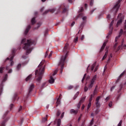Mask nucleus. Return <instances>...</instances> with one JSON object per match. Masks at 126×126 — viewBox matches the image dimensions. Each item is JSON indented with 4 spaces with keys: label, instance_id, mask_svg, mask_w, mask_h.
Here are the masks:
<instances>
[{
    "label": "nucleus",
    "instance_id": "obj_54",
    "mask_svg": "<svg viewBox=\"0 0 126 126\" xmlns=\"http://www.w3.org/2000/svg\"><path fill=\"white\" fill-rule=\"evenodd\" d=\"M82 117V114H81L79 118L78 119V121L79 122L80 120H81V118Z\"/></svg>",
    "mask_w": 126,
    "mask_h": 126
},
{
    "label": "nucleus",
    "instance_id": "obj_43",
    "mask_svg": "<svg viewBox=\"0 0 126 126\" xmlns=\"http://www.w3.org/2000/svg\"><path fill=\"white\" fill-rule=\"evenodd\" d=\"M113 105V102L110 101L108 104L109 107H110V108H112V106Z\"/></svg>",
    "mask_w": 126,
    "mask_h": 126
},
{
    "label": "nucleus",
    "instance_id": "obj_16",
    "mask_svg": "<svg viewBox=\"0 0 126 126\" xmlns=\"http://www.w3.org/2000/svg\"><path fill=\"white\" fill-rule=\"evenodd\" d=\"M31 28V25H29L27 27V28H26V29L25 31V35H26L27 34H28V32H29V31L30 30Z\"/></svg>",
    "mask_w": 126,
    "mask_h": 126
},
{
    "label": "nucleus",
    "instance_id": "obj_53",
    "mask_svg": "<svg viewBox=\"0 0 126 126\" xmlns=\"http://www.w3.org/2000/svg\"><path fill=\"white\" fill-rule=\"evenodd\" d=\"M88 91V88H87V87H85V88H84V91H85V92H87V91Z\"/></svg>",
    "mask_w": 126,
    "mask_h": 126
},
{
    "label": "nucleus",
    "instance_id": "obj_8",
    "mask_svg": "<svg viewBox=\"0 0 126 126\" xmlns=\"http://www.w3.org/2000/svg\"><path fill=\"white\" fill-rule=\"evenodd\" d=\"M7 80V74L5 75L2 80V83L0 84V95L2 93V88H3V82H5Z\"/></svg>",
    "mask_w": 126,
    "mask_h": 126
},
{
    "label": "nucleus",
    "instance_id": "obj_55",
    "mask_svg": "<svg viewBox=\"0 0 126 126\" xmlns=\"http://www.w3.org/2000/svg\"><path fill=\"white\" fill-rule=\"evenodd\" d=\"M52 55H53V52H51V53H50L48 58L49 59H50V58H51L52 57Z\"/></svg>",
    "mask_w": 126,
    "mask_h": 126
},
{
    "label": "nucleus",
    "instance_id": "obj_56",
    "mask_svg": "<svg viewBox=\"0 0 126 126\" xmlns=\"http://www.w3.org/2000/svg\"><path fill=\"white\" fill-rule=\"evenodd\" d=\"M8 113V111H7V112H6V113L4 114V115H3V119H4V118H5V117L6 116V114H7Z\"/></svg>",
    "mask_w": 126,
    "mask_h": 126
},
{
    "label": "nucleus",
    "instance_id": "obj_64",
    "mask_svg": "<svg viewBox=\"0 0 126 126\" xmlns=\"http://www.w3.org/2000/svg\"><path fill=\"white\" fill-rule=\"evenodd\" d=\"M122 16V13H119L118 16V18H120Z\"/></svg>",
    "mask_w": 126,
    "mask_h": 126
},
{
    "label": "nucleus",
    "instance_id": "obj_36",
    "mask_svg": "<svg viewBox=\"0 0 126 126\" xmlns=\"http://www.w3.org/2000/svg\"><path fill=\"white\" fill-rule=\"evenodd\" d=\"M90 107H91V102H89L88 105V108H87L88 111V110H89V109H90Z\"/></svg>",
    "mask_w": 126,
    "mask_h": 126
},
{
    "label": "nucleus",
    "instance_id": "obj_38",
    "mask_svg": "<svg viewBox=\"0 0 126 126\" xmlns=\"http://www.w3.org/2000/svg\"><path fill=\"white\" fill-rule=\"evenodd\" d=\"M96 9L97 8H94V9H93L90 12L91 14H92V13H93V12H94V11H95V10H96Z\"/></svg>",
    "mask_w": 126,
    "mask_h": 126
},
{
    "label": "nucleus",
    "instance_id": "obj_4",
    "mask_svg": "<svg viewBox=\"0 0 126 126\" xmlns=\"http://www.w3.org/2000/svg\"><path fill=\"white\" fill-rule=\"evenodd\" d=\"M15 55V50H12V55H10L9 56V58H7L4 63H5V62H6V61H9L10 63V65L11 66H12V65H13V63H14L13 62V58H14V56Z\"/></svg>",
    "mask_w": 126,
    "mask_h": 126
},
{
    "label": "nucleus",
    "instance_id": "obj_37",
    "mask_svg": "<svg viewBox=\"0 0 126 126\" xmlns=\"http://www.w3.org/2000/svg\"><path fill=\"white\" fill-rule=\"evenodd\" d=\"M61 112L60 111V110H58L57 113V117H59L60 115H61Z\"/></svg>",
    "mask_w": 126,
    "mask_h": 126
},
{
    "label": "nucleus",
    "instance_id": "obj_61",
    "mask_svg": "<svg viewBox=\"0 0 126 126\" xmlns=\"http://www.w3.org/2000/svg\"><path fill=\"white\" fill-rule=\"evenodd\" d=\"M64 116V112H63L62 115H61V119H63V116Z\"/></svg>",
    "mask_w": 126,
    "mask_h": 126
},
{
    "label": "nucleus",
    "instance_id": "obj_21",
    "mask_svg": "<svg viewBox=\"0 0 126 126\" xmlns=\"http://www.w3.org/2000/svg\"><path fill=\"white\" fill-rule=\"evenodd\" d=\"M55 122H57L58 126H61V124L62 123V121L61 120V119H56L55 120Z\"/></svg>",
    "mask_w": 126,
    "mask_h": 126
},
{
    "label": "nucleus",
    "instance_id": "obj_45",
    "mask_svg": "<svg viewBox=\"0 0 126 126\" xmlns=\"http://www.w3.org/2000/svg\"><path fill=\"white\" fill-rule=\"evenodd\" d=\"M49 54V49L47 50V51L46 52L45 55V58H47L48 57V55Z\"/></svg>",
    "mask_w": 126,
    "mask_h": 126
},
{
    "label": "nucleus",
    "instance_id": "obj_29",
    "mask_svg": "<svg viewBox=\"0 0 126 126\" xmlns=\"http://www.w3.org/2000/svg\"><path fill=\"white\" fill-rule=\"evenodd\" d=\"M124 43V39L122 40V44L121 45L122 48L123 49H126V44H123V43Z\"/></svg>",
    "mask_w": 126,
    "mask_h": 126
},
{
    "label": "nucleus",
    "instance_id": "obj_7",
    "mask_svg": "<svg viewBox=\"0 0 126 126\" xmlns=\"http://www.w3.org/2000/svg\"><path fill=\"white\" fill-rule=\"evenodd\" d=\"M113 24H114V20H112L111 21L109 25L110 31L108 33V35L106 36V38L107 39H109V38H110V36H111V35H112V33H113V30L114 29V27H113Z\"/></svg>",
    "mask_w": 126,
    "mask_h": 126
},
{
    "label": "nucleus",
    "instance_id": "obj_58",
    "mask_svg": "<svg viewBox=\"0 0 126 126\" xmlns=\"http://www.w3.org/2000/svg\"><path fill=\"white\" fill-rule=\"evenodd\" d=\"M12 108H13V104H11L10 106V110H12Z\"/></svg>",
    "mask_w": 126,
    "mask_h": 126
},
{
    "label": "nucleus",
    "instance_id": "obj_6",
    "mask_svg": "<svg viewBox=\"0 0 126 126\" xmlns=\"http://www.w3.org/2000/svg\"><path fill=\"white\" fill-rule=\"evenodd\" d=\"M97 79V75H95L93 77L88 85V88L90 89H91L92 87L94 86V83H95V81H96Z\"/></svg>",
    "mask_w": 126,
    "mask_h": 126
},
{
    "label": "nucleus",
    "instance_id": "obj_35",
    "mask_svg": "<svg viewBox=\"0 0 126 126\" xmlns=\"http://www.w3.org/2000/svg\"><path fill=\"white\" fill-rule=\"evenodd\" d=\"M86 75H87V74L85 73L84 75V77H83L82 80V83H83V81H84V79H85V78H86Z\"/></svg>",
    "mask_w": 126,
    "mask_h": 126
},
{
    "label": "nucleus",
    "instance_id": "obj_46",
    "mask_svg": "<svg viewBox=\"0 0 126 126\" xmlns=\"http://www.w3.org/2000/svg\"><path fill=\"white\" fill-rule=\"evenodd\" d=\"M100 98H101V97L100 96L96 97V100H95L96 102H99V101L100 100Z\"/></svg>",
    "mask_w": 126,
    "mask_h": 126
},
{
    "label": "nucleus",
    "instance_id": "obj_22",
    "mask_svg": "<svg viewBox=\"0 0 126 126\" xmlns=\"http://www.w3.org/2000/svg\"><path fill=\"white\" fill-rule=\"evenodd\" d=\"M8 121V118H6L1 124V126H5V122Z\"/></svg>",
    "mask_w": 126,
    "mask_h": 126
},
{
    "label": "nucleus",
    "instance_id": "obj_50",
    "mask_svg": "<svg viewBox=\"0 0 126 126\" xmlns=\"http://www.w3.org/2000/svg\"><path fill=\"white\" fill-rule=\"evenodd\" d=\"M83 10H84L83 7H81V9L79 11V13L82 12L83 11Z\"/></svg>",
    "mask_w": 126,
    "mask_h": 126
},
{
    "label": "nucleus",
    "instance_id": "obj_63",
    "mask_svg": "<svg viewBox=\"0 0 126 126\" xmlns=\"http://www.w3.org/2000/svg\"><path fill=\"white\" fill-rule=\"evenodd\" d=\"M115 89V86H113L110 90V91H113V90H114Z\"/></svg>",
    "mask_w": 126,
    "mask_h": 126
},
{
    "label": "nucleus",
    "instance_id": "obj_39",
    "mask_svg": "<svg viewBox=\"0 0 126 126\" xmlns=\"http://www.w3.org/2000/svg\"><path fill=\"white\" fill-rule=\"evenodd\" d=\"M78 41V37L77 36L75 39H74V43H76Z\"/></svg>",
    "mask_w": 126,
    "mask_h": 126
},
{
    "label": "nucleus",
    "instance_id": "obj_30",
    "mask_svg": "<svg viewBox=\"0 0 126 126\" xmlns=\"http://www.w3.org/2000/svg\"><path fill=\"white\" fill-rule=\"evenodd\" d=\"M126 73V71H124L119 76V78L118 79V81H119V80H120V78H121V77L123 76V75H124V74H125Z\"/></svg>",
    "mask_w": 126,
    "mask_h": 126
},
{
    "label": "nucleus",
    "instance_id": "obj_9",
    "mask_svg": "<svg viewBox=\"0 0 126 126\" xmlns=\"http://www.w3.org/2000/svg\"><path fill=\"white\" fill-rule=\"evenodd\" d=\"M57 73H58V70H55L54 73L52 74L51 76H50V79L49 80V83L50 84H53V83L55 82V79H54V77L53 76H54V75H56Z\"/></svg>",
    "mask_w": 126,
    "mask_h": 126
},
{
    "label": "nucleus",
    "instance_id": "obj_18",
    "mask_svg": "<svg viewBox=\"0 0 126 126\" xmlns=\"http://www.w3.org/2000/svg\"><path fill=\"white\" fill-rule=\"evenodd\" d=\"M70 114H74L75 115H77L78 113V110H75L74 109H71L70 111Z\"/></svg>",
    "mask_w": 126,
    "mask_h": 126
},
{
    "label": "nucleus",
    "instance_id": "obj_24",
    "mask_svg": "<svg viewBox=\"0 0 126 126\" xmlns=\"http://www.w3.org/2000/svg\"><path fill=\"white\" fill-rule=\"evenodd\" d=\"M108 53H109V52L108 51V50H107L105 53V55H104V56L102 58V61H104V60H105V59H106V58H107V56H108Z\"/></svg>",
    "mask_w": 126,
    "mask_h": 126
},
{
    "label": "nucleus",
    "instance_id": "obj_48",
    "mask_svg": "<svg viewBox=\"0 0 126 126\" xmlns=\"http://www.w3.org/2000/svg\"><path fill=\"white\" fill-rule=\"evenodd\" d=\"M98 67H99V65H98L96 66V67H95V69L94 70V72H96V71L97 70V69H98Z\"/></svg>",
    "mask_w": 126,
    "mask_h": 126
},
{
    "label": "nucleus",
    "instance_id": "obj_17",
    "mask_svg": "<svg viewBox=\"0 0 126 126\" xmlns=\"http://www.w3.org/2000/svg\"><path fill=\"white\" fill-rule=\"evenodd\" d=\"M61 97H62V94L59 95V97L57 99V101L56 102V107H58L60 104H61Z\"/></svg>",
    "mask_w": 126,
    "mask_h": 126
},
{
    "label": "nucleus",
    "instance_id": "obj_3",
    "mask_svg": "<svg viewBox=\"0 0 126 126\" xmlns=\"http://www.w3.org/2000/svg\"><path fill=\"white\" fill-rule=\"evenodd\" d=\"M44 63L45 60H43L38 65V67H39V70L38 69L35 70V76L38 77L37 78H36V81L38 83L41 82V80L43 78V74H44V71H45V66L42 65L44 64Z\"/></svg>",
    "mask_w": 126,
    "mask_h": 126
},
{
    "label": "nucleus",
    "instance_id": "obj_13",
    "mask_svg": "<svg viewBox=\"0 0 126 126\" xmlns=\"http://www.w3.org/2000/svg\"><path fill=\"white\" fill-rule=\"evenodd\" d=\"M34 85L32 84L30 85L29 88V93L27 95V97H29V95H30V93H31L32 91H33V89H34Z\"/></svg>",
    "mask_w": 126,
    "mask_h": 126
},
{
    "label": "nucleus",
    "instance_id": "obj_5",
    "mask_svg": "<svg viewBox=\"0 0 126 126\" xmlns=\"http://www.w3.org/2000/svg\"><path fill=\"white\" fill-rule=\"evenodd\" d=\"M121 1H122V0H119L118 1H117L116 4L113 7V9H112V12H114V14H116L118 11H119V8H120Z\"/></svg>",
    "mask_w": 126,
    "mask_h": 126
},
{
    "label": "nucleus",
    "instance_id": "obj_33",
    "mask_svg": "<svg viewBox=\"0 0 126 126\" xmlns=\"http://www.w3.org/2000/svg\"><path fill=\"white\" fill-rule=\"evenodd\" d=\"M94 97V94H91L90 97L89 102H92V99Z\"/></svg>",
    "mask_w": 126,
    "mask_h": 126
},
{
    "label": "nucleus",
    "instance_id": "obj_57",
    "mask_svg": "<svg viewBox=\"0 0 126 126\" xmlns=\"http://www.w3.org/2000/svg\"><path fill=\"white\" fill-rule=\"evenodd\" d=\"M98 113H99V109H97L95 111V115H97V114H98Z\"/></svg>",
    "mask_w": 126,
    "mask_h": 126
},
{
    "label": "nucleus",
    "instance_id": "obj_49",
    "mask_svg": "<svg viewBox=\"0 0 126 126\" xmlns=\"http://www.w3.org/2000/svg\"><path fill=\"white\" fill-rule=\"evenodd\" d=\"M93 123H94V119L93 118L90 123V126H92V125H93Z\"/></svg>",
    "mask_w": 126,
    "mask_h": 126
},
{
    "label": "nucleus",
    "instance_id": "obj_2",
    "mask_svg": "<svg viewBox=\"0 0 126 126\" xmlns=\"http://www.w3.org/2000/svg\"><path fill=\"white\" fill-rule=\"evenodd\" d=\"M26 42V39L24 38L22 40L21 42V45H24L23 49L26 50V55H29L31 52H32V50H33V47H31L32 45H34L35 44V41L32 40V39H28Z\"/></svg>",
    "mask_w": 126,
    "mask_h": 126
},
{
    "label": "nucleus",
    "instance_id": "obj_52",
    "mask_svg": "<svg viewBox=\"0 0 126 126\" xmlns=\"http://www.w3.org/2000/svg\"><path fill=\"white\" fill-rule=\"evenodd\" d=\"M72 88H73V86H69V87H68V89L69 90H70L71 89H72Z\"/></svg>",
    "mask_w": 126,
    "mask_h": 126
},
{
    "label": "nucleus",
    "instance_id": "obj_60",
    "mask_svg": "<svg viewBox=\"0 0 126 126\" xmlns=\"http://www.w3.org/2000/svg\"><path fill=\"white\" fill-rule=\"evenodd\" d=\"M22 110V106H20V108H19L18 112H20Z\"/></svg>",
    "mask_w": 126,
    "mask_h": 126
},
{
    "label": "nucleus",
    "instance_id": "obj_23",
    "mask_svg": "<svg viewBox=\"0 0 126 126\" xmlns=\"http://www.w3.org/2000/svg\"><path fill=\"white\" fill-rule=\"evenodd\" d=\"M96 66V62H95L92 65L91 68V70L92 71H93L94 70V68H95V67Z\"/></svg>",
    "mask_w": 126,
    "mask_h": 126
},
{
    "label": "nucleus",
    "instance_id": "obj_1",
    "mask_svg": "<svg viewBox=\"0 0 126 126\" xmlns=\"http://www.w3.org/2000/svg\"><path fill=\"white\" fill-rule=\"evenodd\" d=\"M69 44L67 43L65 44L63 49V53H66L65 56H63L61 57L60 60V62H59V65L61 66L60 69V73H63V70L64 68V63H65V60H66V58L68 57V52L69 51Z\"/></svg>",
    "mask_w": 126,
    "mask_h": 126
},
{
    "label": "nucleus",
    "instance_id": "obj_20",
    "mask_svg": "<svg viewBox=\"0 0 126 126\" xmlns=\"http://www.w3.org/2000/svg\"><path fill=\"white\" fill-rule=\"evenodd\" d=\"M85 23H86V22L85 21H83L80 26V29H83V27H84V25H85Z\"/></svg>",
    "mask_w": 126,
    "mask_h": 126
},
{
    "label": "nucleus",
    "instance_id": "obj_25",
    "mask_svg": "<svg viewBox=\"0 0 126 126\" xmlns=\"http://www.w3.org/2000/svg\"><path fill=\"white\" fill-rule=\"evenodd\" d=\"M32 77V74H30L26 78V81H29V80H30L31 79V78Z\"/></svg>",
    "mask_w": 126,
    "mask_h": 126
},
{
    "label": "nucleus",
    "instance_id": "obj_19",
    "mask_svg": "<svg viewBox=\"0 0 126 126\" xmlns=\"http://www.w3.org/2000/svg\"><path fill=\"white\" fill-rule=\"evenodd\" d=\"M123 23V19H120L119 20H118L117 25H116V27H119L121 24Z\"/></svg>",
    "mask_w": 126,
    "mask_h": 126
},
{
    "label": "nucleus",
    "instance_id": "obj_12",
    "mask_svg": "<svg viewBox=\"0 0 126 126\" xmlns=\"http://www.w3.org/2000/svg\"><path fill=\"white\" fill-rule=\"evenodd\" d=\"M56 10V8H52V9H48L46 11H45L43 15H45V14H47V13H48V12H51V13H54V12Z\"/></svg>",
    "mask_w": 126,
    "mask_h": 126
},
{
    "label": "nucleus",
    "instance_id": "obj_14",
    "mask_svg": "<svg viewBox=\"0 0 126 126\" xmlns=\"http://www.w3.org/2000/svg\"><path fill=\"white\" fill-rule=\"evenodd\" d=\"M107 43H108V40H107L103 43V44L100 49V50L99 51L100 53H101V52H102L103 51V50H104V49H105V47H106V45H107Z\"/></svg>",
    "mask_w": 126,
    "mask_h": 126
},
{
    "label": "nucleus",
    "instance_id": "obj_27",
    "mask_svg": "<svg viewBox=\"0 0 126 126\" xmlns=\"http://www.w3.org/2000/svg\"><path fill=\"white\" fill-rule=\"evenodd\" d=\"M95 105H96V108H100V107L101 106V105L100 104V102L98 101H96Z\"/></svg>",
    "mask_w": 126,
    "mask_h": 126
},
{
    "label": "nucleus",
    "instance_id": "obj_15",
    "mask_svg": "<svg viewBox=\"0 0 126 126\" xmlns=\"http://www.w3.org/2000/svg\"><path fill=\"white\" fill-rule=\"evenodd\" d=\"M123 33H124V31L123 30H121L120 32L119 33V35L118 36H116L115 38V42H117L118 41V39L123 35Z\"/></svg>",
    "mask_w": 126,
    "mask_h": 126
},
{
    "label": "nucleus",
    "instance_id": "obj_41",
    "mask_svg": "<svg viewBox=\"0 0 126 126\" xmlns=\"http://www.w3.org/2000/svg\"><path fill=\"white\" fill-rule=\"evenodd\" d=\"M110 99H111V96H108L105 98V101L107 102V101H109V100H110Z\"/></svg>",
    "mask_w": 126,
    "mask_h": 126
},
{
    "label": "nucleus",
    "instance_id": "obj_40",
    "mask_svg": "<svg viewBox=\"0 0 126 126\" xmlns=\"http://www.w3.org/2000/svg\"><path fill=\"white\" fill-rule=\"evenodd\" d=\"M44 87H46V83H44L43 84H42L41 89H43V88H44Z\"/></svg>",
    "mask_w": 126,
    "mask_h": 126
},
{
    "label": "nucleus",
    "instance_id": "obj_32",
    "mask_svg": "<svg viewBox=\"0 0 126 126\" xmlns=\"http://www.w3.org/2000/svg\"><path fill=\"white\" fill-rule=\"evenodd\" d=\"M21 68V64L20 63L17 66V70H19Z\"/></svg>",
    "mask_w": 126,
    "mask_h": 126
},
{
    "label": "nucleus",
    "instance_id": "obj_28",
    "mask_svg": "<svg viewBox=\"0 0 126 126\" xmlns=\"http://www.w3.org/2000/svg\"><path fill=\"white\" fill-rule=\"evenodd\" d=\"M3 70H4V67H0V73H3Z\"/></svg>",
    "mask_w": 126,
    "mask_h": 126
},
{
    "label": "nucleus",
    "instance_id": "obj_59",
    "mask_svg": "<svg viewBox=\"0 0 126 126\" xmlns=\"http://www.w3.org/2000/svg\"><path fill=\"white\" fill-rule=\"evenodd\" d=\"M82 19H83V20L84 21H85V20H86V19H87V17H86V16L83 17L82 18Z\"/></svg>",
    "mask_w": 126,
    "mask_h": 126
},
{
    "label": "nucleus",
    "instance_id": "obj_47",
    "mask_svg": "<svg viewBox=\"0 0 126 126\" xmlns=\"http://www.w3.org/2000/svg\"><path fill=\"white\" fill-rule=\"evenodd\" d=\"M83 16V14L82 13H80L79 14L78 16V17H82Z\"/></svg>",
    "mask_w": 126,
    "mask_h": 126
},
{
    "label": "nucleus",
    "instance_id": "obj_51",
    "mask_svg": "<svg viewBox=\"0 0 126 126\" xmlns=\"http://www.w3.org/2000/svg\"><path fill=\"white\" fill-rule=\"evenodd\" d=\"M122 123H123V121L121 120L120 122H119L118 126H122Z\"/></svg>",
    "mask_w": 126,
    "mask_h": 126
},
{
    "label": "nucleus",
    "instance_id": "obj_34",
    "mask_svg": "<svg viewBox=\"0 0 126 126\" xmlns=\"http://www.w3.org/2000/svg\"><path fill=\"white\" fill-rule=\"evenodd\" d=\"M48 32H49V30L48 29H46L44 32V36L46 37L47 35H48Z\"/></svg>",
    "mask_w": 126,
    "mask_h": 126
},
{
    "label": "nucleus",
    "instance_id": "obj_10",
    "mask_svg": "<svg viewBox=\"0 0 126 126\" xmlns=\"http://www.w3.org/2000/svg\"><path fill=\"white\" fill-rule=\"evenodd\" d=\"M58 11H63V13H65L66 11H67V7L64 4H62L60 6Z\"/></svg>",
    "mask_w": 126,
    "mask_h": 126
},
{
    "label": "nucleus",
    "instance_id": "obj_26",
    "mask_svg": "<svg viewBox=\"0 0 126 126\" xmlns=\"http://www.w3.org/2000/svg\"><path fill=\"white\" fill-rule=\"evenodd\" d=\"M36 18L35 17H33L32 19V25H34L35 23H36Z\"/></svg>",
    "mask_w": 126,
    "mask_h": 126
},
{
    "label": "nucleus",
    "instance_id": "obj_31",
    "mask_svg": "<svg viewBox=\"0 0 126 126\" xmlns=\"http://www.w3.org/2000/svg\"><path fill=\"white\" fill-rule=\"evenodd\" d=\"M47 121H48V119L46 117H44L42 118V123H45L46 122H47Z\"/></svg>",
    "mask_w": 126,
    "mask_h": 126
},
{
    "label": "nucleus",
    "instance_id": "obj_11",
    "mask_svg": "<svg viewBox=\"0 0 126 126\" xmlns=\"http://www.w3.org/2000/svg\"><path fill=\"white\" fill-rule=\"evenodd\" d=\"M85 99H86V96H83L82 98H81V99L80 100L78 104L77 105L78 109H80V106H81V104H82V103H84V101H85Z\"/></svg>",
    "mask_w": 126,
    "mask_h": 126
},
{
    "label": "nucleus",
    "instance_id": "obj_44",
    "mask_svg": "<svg viewBox=\"0 0 126 126\" xmlns=\"http://www.w3.org/2000/svg\"><path fill=\"white\" fill-rule=\"evenodd\" d=\"M94 2V0H91L90 1V5L91 6H93V3Z\"/></svg>",
    "mask_w": 126,
    "mask_h": 126
},
{
    "label": "nucleus",
    "instance_id": "obj_62",
    "mask_svg": "<svg viewBox=\"0 0 126 126\" xmlns=\"http://www.w3.org/2000/svg\"><path fill=\"white\" fill-rule=\"evenodd\" d=\"M81 41H83V40H84V35H82V37L81 38Z\"/></svg>",
    "mask_w": 126,
    "mask_h": 126
},
{
    "label": "nucleus",
    "instance_id": "obj_42",
    "mask_svg": "<svg viewBox=\"0 0 126 126\" xmlns=\"http://www.w3.org/2000/svg\"><path fill=\"white\" fill-rule=\"evenodd\" d=\"M41 22H38L37 23V28H35V29H38V28H39V27H40V26H41Z\"/></svg>",
    "mask_w": 126,
    "mask_h": 126
}]
</instances>
